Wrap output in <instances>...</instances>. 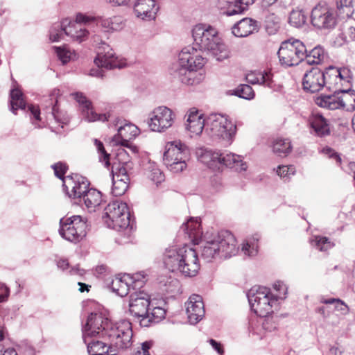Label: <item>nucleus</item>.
<instances>
[{
  "label": "nucleus",
  "mask_w": 355,
  "mask_h": 355,
  "mask_svg": "<svg viewBox=\"0 0 355 355\" xmlns=\"http://www.w3.org/2000/svg\"><path fill=\"white\" fill-rule=\"evenodd\" d=\"M163 262L168 270L185 277H194L200 270L198 254L188 245L166 248L163 254Z\"/></svg>",
  "instance_id": "nucleus-1"
},
{
  "label": "nucleus",
  "mask_w": 355,
  "mask_h": 355,
  "mask_svg": "<svg viewBox=\"0 0 355 355\" xmlns=\"http://www.w3.org/2000/svg\"><path fill=\"white\" fill-rule=\"evenodd\" d=\"M194 44L200 50L207 51V54L216 60L221 62L230 57V51L218 36L216 28L210 25L198 24L192 31Z\"/></svg>",
  "instance_id": "nucleus-2"
},
{
  "label": "nucleus",
  "mask_w": 355,
  "mask_h": 355,
  "mask_svg": "<svg viewBox=\"0 0 355 355\" xmlns=\"http://www.w3.org/2000/svg\"><path fill=\"white\" fill-rule=\"evenodd\" d=\"M205 243L202 246L201 257L207 261L217 257L227 258L236 254V241L234 235L227 230L216 234L205 235Z\"/></svg>",
  "instance_id": "nucleus-3"
},
{
  "label": "nucleus",
  "mask_w": 355,
  "mask_h": 355,
  "mask_svg": "<svg viewBox=\"0 0 355 355\" xmlns=\"http://www.w3.org/2000/svg\"><path fill=\"white\" fill-rule=\"evenodd\" d=\"M130 216L127 204L116 200L109 203L105 208L103 220L109 228L121 233L125 239H129L132 233Z\"/></svg>",
  "instance_id": "nucleus-4"
},
{
  "label": "nucleus",
  "mask_w": 355,
  "mask_h": 355,
  "mask_svg": "<svg viewBox=\"0 0 355 355\" xmlns=\"http://www.w3.org/2000/svg\"><path fill=\"white\" fill-rule=\"evenodd\" d=\"M205 64V59L195 47H184L179 54L180 67L175 71V77L184 85H194V71L202 69Z\"/></svg>",
  "instance_id": "nucleus-5"
},
{
  "label": "nucleus",
  "mask_w": 355,
  "mask_h": 355,
  "mask_svg": "<svg viewBox=\"0 0 355 355\" xmlns=\"http://www.w3.org/2000/svg\"><path fill=\"white\" fill-rule=\"evenodd\" d=\"M190 155L189 148L180 140L168 141L165 145L163 162L170 171L180 173L187 168Z\"/></svg>",
  "instance_id": "nucleus-6"
},
{
  "label": "nucleus",
  "mask_w": 355,
  "mask_h": 355,
  "mask_svg": "<svg viewBox=\"0 0 355 355\" xmlns=\"http://www.w3.org/2000/svg\"><path fill=\"white\" fill-rule=\"evenodd\" d=\"M104 338L109 341L111 355H116L121 350L129 348L132 344V330L131 323L122 320L113 324L104 331Z\"/></svg>",
  "instance_id": "nucleus-7"
},
{
  "label": "nucleus",
  "mask_w": 355,
  "mask_h": 355,
  "mask_svg": "<svg viewBox=\"0 0 355 355\" xmlns=\"http://www.w3.org/2000/svg\"><path fill=\"white\" fill-rule=\"evenodd\" d=\"M251 309L259 317H266L277 304L275 295L266 287H253L248 293Z\"/></svg>",
  "instance_id": "nucleus-8"
},
{
  "label": "nucleus",
  "mask_w": 355,
  "mask_h": 355,
  "mask_svg": "<svg viewBox=\"0 0 355 355\" xmlns=\"http://www.w3.org/2000/svg\"><path fill=\"white\" fill-rule=\"evenodd\" d=\"M207 130L212 137L230 144L236 133V125L226 115L211 114L207 117Z\"/></svg>",
  "instance_id": "nucleus-9"
},
{
  "label": "nucleus",
  "mask_w": 355,
  "mask_h": 355,
  "mask_svg": "<svg viewBox=\"0 0 355 355\" xmlns=\"http://www.w3.org/2000/svg\"><path fill=\"white\" fill-rule=\"evenodd\" d=\"M315 103L329 110L345 109L347 111L355 110V92L346 89L336 88L332 95L318 97Z\"/></svg>",
  "instance_id": "nucleus-10"
},
{
  "label": "nucleus",
  "mask_w": 355,
  "mask_h": 355,
  "mask_svg": "<svg viewBox=\"0 0 355 355\" xmlns=\"http://www.w3.org/2000/svg\"><path fill=\"white\" fill-rule=\"evenodd\" d=\"M306 48L299 40L290 39L282 43L277 52L282 64L292 67L304 60Z\"/></svg>",
  "instance_id": "nucleus-11"
},
{
  "label": "nucleus",
  "mask_w": 355,
  "mask_h": 355,
  "mask_svg": "<svg viewBox=\"0 0 355 355\" xmlns=\"http://www.w3.org/2000/svg\"><path fill=\"white\" fill-rule=\"evenodd\" d=\"M95 23H96L95 17L78 13L76 15L74 21L68 20L67 27L64 28V34L73 40L81 42L85 40L89 35L96 33Z\"/></svg>",
  "instance_id": "nucleus-12"
},
{
  "label": "nucleus",
  "mask_w": 355,
  "mask_h": 355,
  "mask_svg": "<svg viewBox=\"0 0 355 355\" xmlns=\"http://www.w3.org/2000/svg\"><path fill=\"white\" fill-rule=\"evenodd\" d=\"M87 225L80 216L63 218L60 220L59 233L64 239L76 242L86 236Z\"/></svg>",
  "instance_id": "nucleus-13"
},
{
  "label": "nucleus",
  "mask_w": 355,
  "mask_h": 355,
  "mask_svg": "<svg viewBox=\"0 0 355 355\" xmlns=\"http://www.w3.org/2000/svg\"><path fill=\"white\" fill-rule=\"evenodd\" d=\"M175 119V114L171 109L159 106L149 113L147 124L150 130L164 132L173 125Z\"/></svg>",
  "instance_id": "nucleus-14"
},
{
  "label": "nucleus",
  "mask_w": 355,
  "mask_h": 355,
  "mask_svg": "<svg viewBox=\"0 0 355 355\" xmlns=\"http://www.w3.org/2000/svg\"><path fill=\"white\" fill-rule=\"evenodd\" d=\"M97 56L94 60V63L97 66L96 69H92L89 75L95 77H103V71L101 68L112 69L114 68H121V65L119 63L117 58L110 46L105 42L101 43Z\"/></svg>",
  "instance_id": "nucleus-15"
},
{
  "label": "nucleus",
  "mask_w": 355,
  "mask_h": 355,
  "mask_svg": "<svg viewBox=\"0 0 355 355\" xmlns=\"http://www.w3.org/2000/svg\"><path fill=\"white\" fill-rule=\"evenodd\" d=\"M311 24L318 28H331L336 25V17L334 11L325 3L317 4L311 11Z\"/></svg>",
  "instance_id": "nucleus-16"
},
{
  "label": "nucleus",
  "mask_w": 355,
  "mask_h": 355,
  "mask_svg": "<svg viewBox=\"0 0 355 355\" xmlns=\"http://www.w3.org/2000/svg\"><path fill=\"white\" fill-rule=\"evenodd\" d=\"M112 324L107 318L101 313H92L87 317V322L83 329V337L98 336L104 338L107 329Z\"/></svg>",
  "instance_id": "nucleus-17"
},
{
  "label": "nucleus",
  "mask_w": 355,
  "mask_h": 355,
  "mask_svg": "<svg viewBox=\"0 0 355 355\" xmlns=\"http://www.w3.org/2000/svg\"><path fill=\"white\" fill-rule=\"evenodd\" d=\"M63 187L69 198L81 199V196L89 189V182L86 178L76 173L63 179Z\"/></svg>",
  "instance_id": "nucleus-18"
},
{
  "label": "nucleus",
  "mask_w": 355,
  "mask_h": 355,
  "mask_svg": "<svg viewBox=\"0 0 355 355\" xmlns=\"http://www.w3.org/2000/svg\"><path fill=\"white\" fill-rule=\"evenodd\" d=\"M326 75L329 76V73H324L318 67H313L304 75L303 89L311 93L319 92L324 85L331 84L329 78L327 79Z\"/></svg>",
  "instance_id": "nucleus-19"
},
{
  "label": "nucleus",
  "mask_w": 355,
  "mask_h": 355,
  "mask_svg": "<svg viewBox=\"0 0 355 355\" xmlns=\"http://www.w3.org/2000/svg\"><path fill=\"white\" fill-rule=\"evenodd\" d=\"M126 164V162L122 164H114L112 167V193L115 196L123 195L128 189L130 179L125 166Z\"/></svg>",
  "instance_id": "nucleus-20"
},
{
  "label": "nucleus",
  "mask_w": 355,
  "mask_h": 355,
  "mask_svg": "<svg viewBox=\"0 0 355 355\" xmlns=\"http://www.w3.org/2000/svg\"><path fill=\"white\" fill-rule=\"evenodd\" d=\"M150 297L143 291L135 292L130 295L129 311L139 320L145 318L149 311Z\"/></svg>",
  "instance_id": "nucleus-21"
},
{
  "label": "nucleus",
  "mask_w": 355,
  "mask_h": 355,
  "mask_svg": "<svg viewBox=\"0 0 355 355\" xmlns=\"http://www.w3.org/2000/svg\"><path fill=\"white\" fill-rule=\"evenodd\" d=\"M79 104L83 118L88 122L106 121L110 117L108 114H97L92 105V102L81 92L71 94Z\"/></svg>",
  "instance_id": "nucleus-22"
},
{
  "label": "nucleus",
  "mask_w": 355,
  "mask_h": 355,
  "mask_svg": "<svg viewBox=\"0 0 355 355\" xmlns=\"http://www.w3.org/2000/svg\"><path fill=\"white\" fill-rule=\"evenodd\" d=\"M185 118V129L191 134V137L200 135L204 127H207V118L205 119L204 114L196 107L190 108L187 112Z\"/></svg>",
  "instance_id": "nucleus-23"
},
{
  "label": "nucleus",
  "mask_w": 355,
  "mask_h": 355,
  "mask_svg": "<svg viewBox=\"0 0 355 355\" xmlns=\"http://www.w3.org/2000/svg\"><path fill=\"white\" fill-rule=\"evenodd\" d=\"M186 312L191 324L201 320L205 313L202 297L196 294L191 295L186 302Z\"/></svg>",
  "instance_id": "nucleus-24"
},
{
  "label": "nucleus",
  "mask_w": 355,
  "mask_h": 355,
  "mask_svg": "<svg viewBox=\"0 0 355 355\" xmlns=\"http://www.w3.org/2000/svg\"><path fill=\"white\" fill-rule=\"evenodd\" d=\"M138 135L139 129L136 125L126 123L119 128L117 135L112 137L111 141L114 146L121 145L130 148L134 152V148L131 146L130 141Z\"/></svg>",
  "instance_id": "nucleus-25"
},
{
  "label": "nucleus",
  "mask_w": 355,
  "mask_h": 355,
  "mask_svg": "<svg viewBox=\"0 0 355 355\" xmlns=\"http://www.w3.org/2000/svg\"><path fill=\"white\" fill-rule=\"evenodd\" d=\"M132 4L137 17L144 20L155 18L158 8L155 0H133Z\"/></svg>",
  "instance_id": "nucleus-26"
},
{
  "label": "nucleus",
  "mask_w": 355,
  "mask_h": 355,
  "mask_svg": "<svg viewBox=\"0 0 355 355\" xmlns=\"http://www.w3.org/2000/svg\"><path fill=\"white\" fill-rule=\"evenodd\" d=\"M259 23L252 18H243L232 28V32L236 37H244L258 32Z\"/></svg>",
  "instance_id": "nucleus-27"
},
{
  "label": "nucleus",
  "mask_w": 355,
  "mask_h": 355,
  "mask_svg": "<svg viewBox=\"0 0 355 355\" xmlns=\"http://www.w3.org/2000/svg\"><path fill=\"white\" fill-rule=\"evenodd\" d=\"M96 336H85L83 337V341L87 345V351L89 355H111L109 348V341H102L96 338Z\"/></svg>",
  "instance_id": "nucleus-28"
},
{
  "label": "nucleus",
  "mask_w": 355,
  "mask_h": 355,
  "mask_svg": "<svg viewBox=\"0 0 355 355\" xmlns=\"http://www.w3.org/2000/svg\"><path fill=\"white\" fill-rule=\"evenodd\" d=\"M309 123L311 129L319 137L328 135L330 132L327 119L319 113L312 114L309 116Z\"/></svg>",
  "instance_id": "nucleus-29"
},
{
  "label": "nucleus",
  "mask_w": 355,
  "mask_h": 355,
  "mask_svg": "<svg viewBox=\"0 0 355 355\" xmlns=\"http://www.w3.org/2000/svg\"><path fill=\"white\" fill-rule=\"evenodd\" d=\"M220 164L236 171H243L248 168L241 156L232 153H221Z\"/></svg>",
  "instance_id": "nucleus-30"
},
{
  "label": "nucleus",
  "mask_w": 355,
  "mask_h": 355,
  "mask_svg": "<svg viewBox=\"0 0 355 355\" xmlns=\"http://www.w3.org/2000/svg\"><path fill=\"white\" fill-rule=\"evenodd\" d=\"M218 7L227 16L242 13L248 8L239 0H218Z\"/></svg>",
  "instance_id": "nucleus-31"
},
{
  "label": "nucleus",
  "mask_w": 355,
  "mask_h": 355,
  "mask_svg": "<svg viewBox=\"0 0 355 355\" xmlns=\"http://www.w3.org/2000/svg\"><path fill=\"white\" fill-rule=\"evenodd\" d=\"M130 280L129 274H124L123 276L118 275L115 277L110 283V287L113 292L121 297L125 296L130 290L129 281Z\"/></svg>",
  "instance_id": "nucleus-32"
},
{
  "label": "nucleus",
  "mask_w": 355,
  "mask_h": 355,
  "mask_svg": "<svg viewBox=\"0 0 355 355\" xmlns=\"http://www.w3.org/2000/svg\"><path fill=\"white\" fill-rule=\"evenodd\" d=\"M60 94V90L58 89H54L51 95H50V100L51 103L47 107V110L49 111L47 114V116H46L47 123L49 124H53V121H54L55 123H58L59 125L61 126V128H63L62 124L63 122H61L59 116H58V111L56 107L57 103H58V96Z\"/></svg>",
  "instance_id": "nucleus-33"
},
{
  "label": "nucleus",
  "mask_w": 355,
  "mask_h": 355,
  "mask_svg": "<svg viewBox=\"0 0 355 355\" xmlns=\"http://www.w3.org/2000/svg\"><path fill=\"white\" fill-rule=\"evenodd\" d=\"M198 159L209 168H214L220 164L221 153L208 149H200L198 152Z\"/></svg>",
  "instance_id": "nucleus-34"
},
{
  "label": "nucleus",
  "mask_w": 355,
  "mask_h": 355,
  "mask_svg": "<svg viewBox=\"0 0 355 355\" xmlns=\"http://www.w3.org/2000/svg\"><path fill=\"white\" fill-rule=\"evenodd\" d=\"M85 207L89 211H95L102 201L101 193L94 189H89L82 196Z\"/></svg>",
  "instance_id": "nucleus-35"
},
{
  "label": "nucleus",
  "mask_w": 355,
  "mask_h": 355,
  "mask_svg": "<svg viewBox=\"0 0 355 355\" xmlns=\"http://www.w3.org/2000/svg\"><path fill=\"white\" fill-rule=\"evenodd\" d=\"M95 21L94 28L101 26L105 32L119 31L123 27L121 19L119 17L107 19L95 17Z\"/></svg>",
  "instance_id": "nucleus-36"
},
{
  "label": "nucleus",
  "mask_w": 355,
  "mask_h": 355,
  "mask_svg": "<svg viewBox=\"0 0 355 355\" xmlns=\"http://www.w3.org/2000/svg\"><path fill=\"white\" fill-rule=\"evenodd\" d=\"M166 311L160 306L154 307L150 312L148 311L145 318L140 319L139 324L141 327H148L152 323L159 322L165 318Z\"/></svg>",
  "instance_id": "nucleus-37"
},
{
  "label": "nucleus",
  "mask_w": 355,
  "mask_h": 355,
  "mask_svg": "<svg viewBox=\"0 0 355 355\" xmlns=\"http://www.w3.org/2000/svg\"><path fill=\"white\" fill-rule=\"evenodd\" d=\"M329 72L331 73L329 75V80L334 79L336 84H338V80L340 82L343 80L349 83L352 80V72L350 69L347 67L337 69L336 67H329L327 69L326 73L328 74Z\"/></svg>",
  "instance_id": "nucleus-38"
},
{
  "label": "nucleus",
  "mask_w": 355,
  "mask_h": 355,
  "mask_svg": "<svg viewBox=\"0 0 355 355\" xmlns=\"http://www.w3.org/2000/svg\"><path fill=\"white\" fill-rule=\"evenodd\" d=\"M327 58V53L322 46L318 45L311 51L306 49L304 60L309 64H319Z\"/></svg>",
  "instance_id": "nucleus-39"
},
{
  "label": "nucleus",
  "mask_w": 355,
  "mask_h": 355,
  "mask_svg": "<svg viewBox=\"0 0 355 355\" xmlns=\"http://www.w3.org/2000/svg\"><path fill=\"white\" fill-rule=\"evenodd\" d=\"M201 225L198 219L191 218L186 223L183 224L181 229L188 234L191 239H198L202 235L200 227Z\"/></svg>",
  "instance_id": "nucleus-40"
},
{
  "label": "nucleus",
  "mask_w": 355,
  "mask_h": 355,
  "mask_svg": "<svg viewBox=\"0 0 355 355\" xmlns=\"http://www.w3.org/2000/svg\"><path fill=\"white\" fill-rule=\"evenodd\" d=\"M292 150V145L289 139L278 138L272 144V151L280 157L288 155Z\"/></svg>",
  "instance_id": "nucleus-41"
},
{
  "label": "nucleus",
  "mask_w": 355,
  "mask_h": 355,
  "mask_svg": "<svg viewBox=\"0 0 355 355\" xmlns=\"http://www.w3.org/2000/svg\"><path fill=\"white\" fill-rule=\"evenodd\" d=\"M248 83L255 85H270L271 74L268 72L254 71L248 73L246 76Z\"/></svg>",
  "instance_id": "nucleus-42"
},
{
  "label": "nucleus",
  "mask_w": 355,
  "mask_h": 355,
  "mask_svg": "<svg viewBox=\"0 0 355 355\" xmlns=\"http://www.w3.org/2000/svg\"><path fill=\"white\" fill-rule=\"evenodd\" d=\"M338 15L343 18L352 17L354 13L355 0H337Z\"/></svg>",
  "instance_id": "nucleus-43"
},
{
  "label": "nucleus",
  "mask_w": 355,
  "mask_h": 355,
  "mask_svg": "<svg viewBox=\"0 0 355 355\" xmlns=\"http://www.w3.org/2000/svg\"><path fill=\"white\" fill-rule=\"evenodd\" d=\"M259 235L256 234L252 237L248 238L243 243L241 251L244 254L252 257L255 256L258 252V241Z\"/></svg>",
  "instance_id": "nucleus-44"
},
{
  "label": "nucleus",
  "mask_w": 355,
  "mask_h": 355,
  "mask_svg": "<svg viewBox=\"0 0 355 355\" xmlns=\"http://www.w3.org/2000/svg\"><path fill=\"white\" fill-rule=\"evenodd\" d=\"M26 103L22 98V93L17 89L10 92V110L16 114L18 109H25Z\"/></svg>",
  "instance_id": "nucleus-45"
},
{
  "label": "nucleus",
  "mask_w": 355,
  "mask_h": 355,
  "mask_svg": "<svg viewBox=\"0 0 355 355\" xmlns=\"http://www.w3.org/2000/svg\"><path fill=\"white\" fill-rule=\"evenodd\" d=\"M68 19L63 20L61 23L55 24L49 31V39L51 42H58L63 38L64 28L67 27Z\"/></svg>",
  "instance_id": "nucleus-46"
},
{
  "label": "nucleus",
  "mask_w": 355,
  "mask_h": 355,
  "mask_svg": "<svg viewBox=\"0 0 355 355\" xmlns=\"http://www.w3.org/2000/svg\"><path fill=\"white\" fill-rule=\"evenodd\" d=\"M306 16L302 9L293 10L289 15L288 21L290 24L296 28H300L305 24Z\"/></svg>",
  "instance_id": "nucleus-47"
},
{
  "label": "nucleus",
  "mask_w": 355,
  "mask_h": 355,
  "mask_svg": "<svg viewBox=\"0 0 355 355\" xmlns=\"http://www.w3.org/2000/svg\"><path fill=\"white\" fill-rule=\"evenodd\" d=\"M311 243L321 252H326L334 246V243L325 236H315L311 240Z\"/></svg>",
  "instance_id": "nucleus-48"
},
{
  "label": "nucleus",
  "mask_w": 355,
  "mask_h": 355,
  "mask_svg": "<svg viewBox=\"0 0 355 355\" xmlns=\"http://www.w3.org/2000/svg\"><path fill=\"white\" fill-rule=\"evenodd\" d=\"M130 280L129 281L130 287L134 290L140 289L146 283V275L143 272H137L130 275Z\"/></svg>",
  "instance_id": "nucleus-49"
},
{
  "label": "nucleus",
  "mask_w": 355,
  "mask_h": 355,
  "mask_svg": "<svg viewBox=\"0 0 355 355\" xmlns=\"http://www.w3.org/2000/svg\"><path fill=\"white\" fill-rule=\"evenodd\" d=\"M234 94L240 98L248 100L254 97V92L249 85H241L234 90Z\"/></svg>",
  "instance_id": "nucleus-50"
},
{
  "label": "nucleus",
  "mask_w": 355,
  "mask_h": 355,
  "mask_svg": "<svg viewBox=\"0 0 355 355\" xmlns=\"http://www.w3.org/2000/svg\"><path fill=\"white\" fill-rule=\"evenodd\" d=\"M277 173L280 178L288 180L295 173V168L293 165L279 166L277 168Z\"/></svg>",
  "instance_id": "nucleus-51"
},
{
  "label": "nucleus",
  "mask_w": 355,
  "mask_h": 355,
  "mask_svg": "<svg viewBox=\"0 0 355 355\" xmlns=\"http://www.w3.org/2000/svg\"><path fill=\"white\" fill-rule=\"evenodd\" d=\"M95 146L97 148L98 155H99V160L101 162H104L105 166H108L110 165V154H108L103 146V144L100 141L95 139L94 140Z\"/></svg>",
  "instance_id": "nucleus-52"
},
{
  "label": "nucleus",
  "mask_w": 355,
  "mask_h": 355,
  "mask_svg": "<svg viewBox=\"0 0 355 355\" xmlns=\"http://www.w3.org/2000/svg\"><path fill=\"white\" fill-rule=\"evenodd\" d=\"M56 52L59 59L63 64L67 63L69 60L73 58L75 55L70 50L67 48L57 47Z\"/></svg>",
  "instance_id": "nucleus-53"
},
{
  "label": "nucleus",
  "mask_w": 355,
  "mask_h": 355,
  "mask_svg": "<svg viewBox=\"0 0 355 355\" xmlns=\"http://www.w3.org/2000/svg\"><path fill=\"white\" fill-rule=\"evenodd\" d=\"M265 318L261 322L262 329L266 331H272L276 329L277 324L276 318L274 317H264Z\"/></svg>",
  "instance_id": "nucleus-54"
},
{
  "label": "nucleus",
  "mask_w": 355,
  "mask_h": 355,
  "mask_svg": "<svg viewBox=\"0 0 355 355\" xmlns=\"http://www.w3.org/2000/svg\"><path fill=\"white\" fill-rule=\"evenodd\" d=\"M148 178L157 185L164 180V175L157 168H154L148 174Z\"/></svg>",
  "instance_id": "nucleus-55"
},
{
  "label": "nucleus",
  "mask_w": 355,
  "mask_h": 355,
  "mask_svg": "<svg viewBox=\"0 0 355 355\" xmlns=\"http://www.w3.org/2000/svg\"><path fill=\"white\" fill-rule=\"evenodd\" d=\"M275 290L277 291L279 293L275 295V298L277 299V301L279 299H284L286 297V294L287 291V288L286 285L282 282H277L274 284L273 286Z\"/></svg>",
  "instance_id": "nucleus-56"
},
{
  "label": "nucleus",
  "mask_w": 355,
  "mask_h": 355,
  "mask_svg": "<svg viewBox=\"0 0 355 355\" xmlns=\"http://www.w3.org/2000/svg\"><path fill=\"white\" fill-rule=\"evenodd\" d=\"M52 168L54 170L55 175L63 180V179L65 178L64 177V175L67 170V166L64 163L58 162L53 164Z\"/></svg>",
  "instance_id": "nucleus-57"
},
{
  "label": "nucleus",
  "mask_w": 355,
  "mask_h": 355,
  "mask_svg": "<svg viewBox=\"0 0 355 355\" xmlns=\"http://www.w3.org/2000/svg\"><path fill=\"white\" fill-rule=\"evenodd\" d=\"M323 153L327 155L328 157L331 158L335 160L336 164L339 165L341 163V158L340 155L335 152L333 149L330 148H324L323 149Z\"/></svg>",
  "instance_id": "nucleus-58"
},
{
  "label": "nucleus",
  "mask_w": 355,
  "mask_h": 355,
  "mask_svg": "<svg viewBox=\"0 0 355 355\" xmlns=\"http://www.w3.org/2000/svg\"><path fill=\"white\" fill-rule=\"evenodd\" d=\"M151 347V344L149 342H144L141 344V347L135 351L132 355H150L149 349Z\"/></svg>",
  "instance_id": "nucleus-59"
},
{
  "label": "nucleus",
  "mask_w": 355,
  "mask_h": 355,
  "mask_svg": "<svg viewBox=\"0 0 355 355\" xmlns=\"http://www.w3.org/2000/svg\"><path fill=\"white\" fill-rule=\"evenodd\" d=\"M10 294V289L2 283H0V302L7 300Z\"/></svg>",
  "instance_id": "nucleus-60"
},
{
  "label": "nucleus",
  "mask_w": 355,
  "mask_h": 355,
  "mask_svg": "<svg viewBox=\"0 0 355 355\" xmlns=\"http://www.w3.org/2000/svg\"><path fill=\"white\" fill-rule=\"evenodd\" d=\"M335 309L340 311L343 314H346L349 311L348 306L340 300H338L335 304Z\"/></svg>",
  "instance_id": "nucleus-61"
},
{
  "label": "nucleus",
  "mask_w": 355,
  "mask_h": 355,
  "mask_svg": "<svg viewBox=\"0 0 355 355\" xmlns=\"http://www.w3.org/2000/svg\"><path fill=\"white\" fill-rule=\"evenodd\" d=\"M210 345L212 347L218 352L219 355H223L224 350L221 344L214 339H210L209 340Z\"/></svg>",
  "instance_id": "nucleus-62"
},
{
  "label": "nucleus",
  "mask_w": 355,
  "mask_h": 355,
  "mask_svg": "<svg viewBox=\"0 0 355 355\" xmlns=\"http://www.w3.org/2000/svg\"><path fill=\"white\" fill-rule=\"evenodd\" d=\"M28 109L31 111V114L33 116V117L37 121H41L42 120V119L40 117V110H39L37 106H35V105H31L28 107Z\"/></svg>",
  "instance_id": "nucleus-63"
},
{
  "label": "nucleus",
  "mask_w": 355,
  "mask_h": 355,
  "mask_svg": "<svg viewBox=\"0 0 355 355\" xmlns=\"http://www.w3.org/2000/svg\"><path fill=\"white\" fill-rule=\"evenodd\" d=\"M69 274L71 275H80L83 276L85 274V270L83 269H80L78 266H74L71 268V269L68 271Z\"/></svg>",
  "instance_id": "nucleus-64"
}]
</instances>
